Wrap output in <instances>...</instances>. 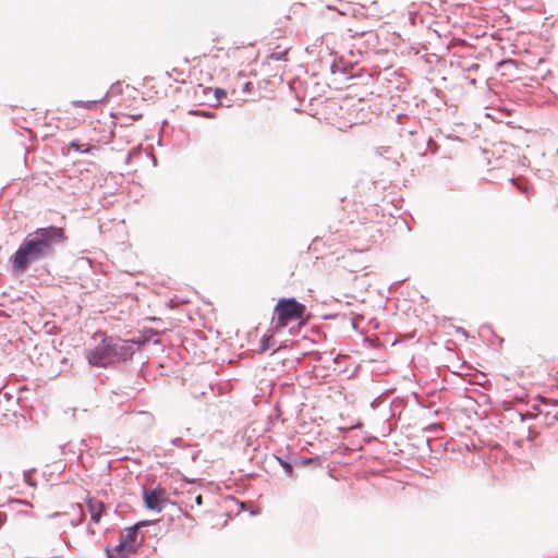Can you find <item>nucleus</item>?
<instances>
[{
	"instance_id": "obj_1",
	"label": "nucleus",
	"mask_w": 558,
	"mask_h": 558,
	"mask_svg": "<svg viewBox=\"0 0 558 558\" xmlns=\"http://www.w3.org/2000/svg\"><path fill=\"white\" fill-rule=\"evenodd\" d=\"M65 240L64 231L58 227L39 228L28 234L11 257L14 271L23 272L31 263L39 260L51 253L53 243Z\"/></svg>"
},
{
	"instance_id": "obj_2",
	"label": "nucleus",
	"mask_w": 558,
	"mask_h": 558,
	"mask_svg": "<svg viewBox=\"0 0 558 558\" xmlns=\"http://www.w3.org/2000/svg\"><path fill=\"white\" fill-rule=\"evenodd\" d=\"M310 314L306 313L304 304L298 302L294 298L279 299L274 308V329L281 330L291 323L299 326L307 324Z\"/></svg>"
},
{
	"instance_id": "obj_3",
	"label": "nucleus",
	"mask_w": 558,
	"mask_h": 558,
	"mask_svg": "<svg viewBox=\"0 0 558 558\" xmlns=\"http://www.w3.org/2000/svg\"><path fill=\"white\" fill-rule=\"evenodd\" d=\"M140 546L137 526L125 529L119 544L112 549H106L107 558H130L136 554Z\"/></svg>"
},
{
	"instance_id": "obj_4",
	"label": "nucleus",
	"mask_w": 558,
	"mask_h": 558,
	"mask_svg": "<svg viewBox=\"0 0 558 558\" xmlns=\"http://www.w3.org/2000/svg\"><path fill=\"white\" fill-rule=\"evenodd\" d=\"M111 352V338L104 337L94 348L86 350V359L89 364L106 367L113 363Z\"/></svg>"
},
{
	"instance_id": "obj_5",
	"label": "nucleus",
	"mask_w": 558,
	"mask_h": 558,
	"mask_svg": "<svg viewBox=\"0 0 558 558\" xmlns=\"http://www.w3.org/2000/svg\"><path fill=\"white\" fill-rule=\"evenodd\" d=\"M144 500L148 509L160 511L162 504L166 501V492L160 488L145 492Z\"/></svg>"
},
{
	"instance_id": "obj_6",
	"label": "nucleus",
	"mask_w": 558,
	"mask_h": 558,
	"mask_svg": "<svg viewBox=\"0 0 558 558\" xmlns=\"http://www.w3.org/2000/svg\"><path fill=\"white\" fill-rule=\"evenodd\" d=\"M111 352L113 363L128 360L133 355L132 347L126 341H114L113 339H111Z\"/></svg>"
},
{
	"instance_id": "obj_7",
	"label": "nucleus",
	"mask_w": 558,
	"mask_h": 558,
	"mask_svg": "<svg viewBox=\"0 0 558 558\" xmlns=\"http://www.w3.org/2000/svg\"><path fill=\"white\" fill-rule=\"evenodd\" d=\"M106 98V95L99 99L92 100H73L70 102V108L65 110L66 113H72L71 109H84L87 111H95L99 104Z\"/></svg>"
},
{
	"instance_id": "obj_8",
	"label": "nucleus",
	"mask_w": 558,
	"mask_h": 558,
	"mask_svg": "<svg viewBox=\"0 0 558 558\" xmlns=\"http://www.w3.org/2000/svg\"><path fill=\"white\" fill-rule=\"evenodd\" d=\"M86 504H87V510L90 514V520L94 523H99V521L101 519V514L105 511L104 502L96 498H89V499H87Z\"/></svg>"
},
{
	"instance_id": "obj_9",
	"label": "nucleus",
	"mask_w": 558,
	"mask_h": 558,
	"mask_svg": "<svg viewBox=\"0 0 558 558\" xmlns=\"http://www.w3.org/2000/svg\"><path fill=\"white\" fill-rule=\"evenodd\" d=\"M167 75L173 78L175 82L184 83L185 76L184 73L177 68H173L170 72H167Z\"/></svg>"
},
{
	"instance_id": "obj_10",
	"label": "nucleus",
	"mask_w": 558,
	"mask_h": 558,
	"mask_svg": "<svg viewBox=\"0 0 558 558\" xmlns=\"http://www.w3.org/2000/svg\"><path fill=\"white\" fill-rule=\"evenodd\" d=\"M72 510L76 511L78 513V522H81L83 519H84V512H83V508L80 504H76L74 506H72Z\"/></svg>"
},
{
	"instance_id": "obj_11",
	"label": "nucleus",
	"mask_w": 558,
	"mask_h": 558,
	"mask_svg": "<svg viewBox=\"0 0 558 558\" xmlns=\"http://www.w3.org/2000/svg\"><path fill=\"white\" fill-rule=\"evenodd\" d=\"M214 95H215V100L219 101L222 96H226V92L223 89L216 88L214 90Z\"/></svg>"
},
{
	"instance_id": "obj_12",
	"label": "nucleus",
	"mask_w": 558,
	"mask_h": 558,
	"mask_svg": "<svg viewBox=\"0 0 558 558\" xmlns=\"http://www.w3.org/2000/svg\"><path fill=\"white\" fill-rule=\"evenodd\" d=\"M270 341V337H264L262 342H263V345H262V351H266L269 349V342Z\"/></svg>"
},
{
	"instance_id": "obj_13",
	"label": "nucleus",
	"mask_w": 558,
	"mask_h": 558,
	"mask_svg": "<svg viewBox=\"0 0 558 558\" xmlns=\"http://www.w3.org/2000/svg\"><path fill=\"white\" fill-rule=\"evenodd\" d=\"M194 501H195L196 506H201L203 504L202 495H196L194 497Z\"/></svg>"
},
{
	"instance_id": "obj_14",
	"label": "nucleus",
	"mask_w": 558,
	"mask_h": 558,
	"mask_svg": "<svg viewBox=\"0 0 558 558\" xmlns=\"http://www.w3.org/2000/svg\"><path fill=\"white\" fill-rule=\"evenodd\" d=\"M70 148H74V149H76V150H80V145H78L77 143L72 142V143L70 144Z\"/></svg>"
},
{
	"instance_id": "obj_15",
	"label": "nucleus",
	"mask_w": 558,
	"mask_h": 558,
	"mask_svg": "<svg viewBox=\"0 0 558 558\" xmlns=\"http://www.w3.org/2000/svg\"><path fill=\"white\" fill-rule=\"evenodd\" d=\"M355 34H356V35H361V36H362V35H364V34H365V32H364V31H363V32H360V33H359V32H356Z\"/></svg>"
}]
</instances>
